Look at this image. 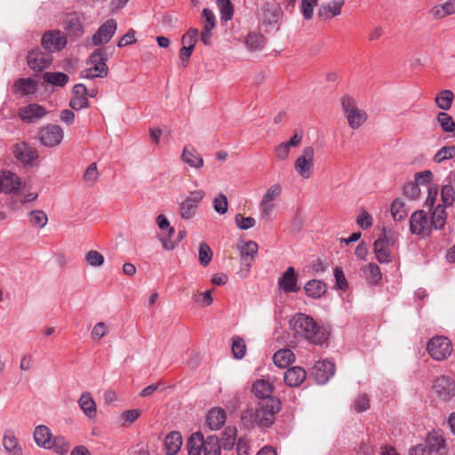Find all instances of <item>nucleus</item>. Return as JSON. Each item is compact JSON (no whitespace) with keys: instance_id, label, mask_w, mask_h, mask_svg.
<instances>
[{"instance_id":"19","label":"nucleus","mask_w":455,"mask_h":455,"mask_svg":"<svg viewBox=\"0 0 455 455\" xmlns=\"http://www.w3.org/2000/svg\"><path fill=\"white\" fill-rule=\"evenodd\" d=\"M429 14L435 20H443L455 14V0H447L444 3L434 5L429 10Z\"/></svg>"},{"instance_id":"1","label":"nucleus","mask_w":455,"mask_h":455,"mask_svg":"<svg viewBox=\"0 0 455 455\" xmlns=\"http://www.w3.org/2000/svg\"><path fill=\"white\" fill-rule=\"evenodd\" d=\"M281 409L279 399L259 401L255 409H247L242 413L241 419L247 427L259 426L269 427L274 421V416Z\"/></svg>"},{"instance_id":"55","label":"nucleus","mask_w":455,"mask_h":455,"mask_svg":"<svg viewBox=\"0 0 455 455\" xmlns=\"http://www.w3.org/2000/svg\"><path fill=\"white\" fill-rule=\"evenodd\" d=\"M198 29L190 28L181 37L183 46L191 47L195 49V45L198 38Z\"/></svg>"},{"instance_id":"32","label":"nucleus","mask_w":455,"mask_h":455,"mask_svg":"<svg viewBox=\"0 0 455 455\" xmlns=\"http://www.w3.org/2000/svg\"><path fill=\"white\" fill-rule=\"evenodd\" d=\"M3 446L9 455H23L18 439L10 431H6L4 435Z\"/></svg>"},{"instance_id":"52","label":"nucleus","mask_w":455,"mask_h":455,"mask_svg":"<svg viewBox=\"0 0 455 455\" xmlns=\"http://www.w3.org/2000/svg\"><path fill=\"white\" fill-rule=\"evenodd\" d=\"M212 259V251L206 243H201L198 250V259L202 266L206 267Z\"/></svg>"},{"instance_id":"46","label":"nucleus","mask_w":455,"mask_h":455,"mask_svg":"<svg viewBox=\"0 0 455 455\" xmlns=\"http://www.w3.org/2000/svg\"><path fill=\"white\" fill-rule=\"evenodd\" d=\"M454 99V95L451 91L450 90H444L442 91L436 97H435V103L443 110H448L451 108L452 101Z\"/></svg>"},{"instance_id":"35","label":"nucleus","mask_w":455,"mask_h":455,"mask_svg":"<svg viewBox=\"0 0 455 455\" xmlns=\"http://www.w3.org/2000/svg\"><path fill=\"white\" fill-rule=\"evenodd\" d=\"M425 445L429 448L431 453L433 451H441L446 447V439L442 434L433 431L427 435Z\"/></svg>"},{"instance_id":"31","label":"nucleus","mask_w":455,"mask_h":455,"mask_svg":"<svg viewBox=\"0 0 455 455\" xmlns=\"http://www.w3.org/2000/svg\"><path fill=\"white\" fill-rule=\"evenodd\" d=\"M34 439L38 446L49 449L52 445V435L47 427L41 425L36 427Z\"/></svg>"},{"instance_id":"23","label":"nucleus","mask_w":455,"mask_h":455,"mask_svg":"<svg viewBox=\"0 0 455 455\" xmlns=\"http://www.w3.org/2000/svg\"><path fill=\"white\" fill-rule=\"evenodd\" d=\"M306 378V371L299 366L289 368L284 373V381L289 387H299L305 381Z\"/></svg>"},{"instance_id":"53","label":"nucleus","mask_w":455,"mask_h":455,"mask_svg":"<svg viewBox=\"0 0 455 455\" xmlns=\"http://www.w3.org/2000/svg\"><path fill=\"white\" fill-rule=\"evenodd\" d=\"M455 157V146L443 147L439 149L434 156V161L440 164L445 160L452 159Z\"/></svg>"},{"instance_id":"15","label":"nucleus","mask_w":455,"mask_h":455,"mask_svg":"<svg viewBox=\"0 0 455 455\" xmlns=\"http://www.w3.org/2000/svg\"><path fill=\"white\" fill-rule=\"evenodd\" d=\"M278 286L285 293L297 292L299 291L298 276L293 267H289L283 272L278 279Z\"/></svg>"},{"instance_id":"41","label":"nucleus","mask_w":455,"mask_h":455,"mask_svg":"<svg viewBox=\"0 0 455 455\" xmlns=\"http://www.w3.org/2000/svg\"><path fill=\"white\" fill-rule=\"evenodd\" d=\"M237 430L235 427H227L222 433L221 448L232 450L236 441Z\"/></svg>"},{"instance_id":"57","label":"nucleus","mask_w":455,"mask_h":455,"mask_svg":"<svg viewBox=\"0 0 455 455\" xmlns=\"http://www.w3.org/2000/svg\"><path fill=\"white\" fill-rule=\"evenodd\" d=\"M437 120L444 132H450L455 129V123L447 113L441 112L438 115Z\"/></svg>"},{"instance_id":"45","label":"nucleus","mask_w":455,"mask_h":455,"mask_svg":"<svg viewBox=\"0 0 455 455\" xmlns=\"http://www.w3.org/2000/svg\"><path fill=\"white\" fill-rule=\"evenodd\" d=\"M391 214L395 221H401L407 216V210L404 203L401 199H395L391 204Z\"/></svg>"},{"instance_id":"51","label":"nucleus","mask_w":455,"mask_h":455,"mask_svg":"<svg viewBox=\"0 0 455 455\" xmlns=\"http://www.w3.org/2000/svg\"><path fill=\"white\" fill-rule=\"evenodd\" d=\"M44 79L46 82L52 84L54 85L63 86L68 83V76L66 74L60 73V72H58V73L47 72L44 75Z\"/></svg>"},{"instance_id":"25","label":"nucleus","mask_w":455,"mask_h":455,"mask_svg":"<svg viewBox=\"0 0 455 455\" xmlns=\"http://www.w3.org/2000/svg\"><path fill=\"white\" fill-rule=\"evenodd\" d=\"M46 114L45 109L38 104H29L19 110L20 117L28 122H34Z\"/></svg>"},{"instance_id":"43","label":"nucleus","mask_w":455,"mask_h":455,"mask_svg":"<svg viewBox=\"0 0 455 455\" xmlns=\"http://www.w3.org/2000/svg\"><path fill=\"white\" fill-rule=\"evenodd\" d=\"M364 275L367 282L371 284H377L381 280V272L379 266L375 263H369L365 266Z\"/></svg>"},{"instance_id":"6","label":"nucleus","mask_w":455,"mask_h":455,"mask_svg":"<svg viewBox=\"0 0 455 455\" xmlns=\"http://www.w3.org/2000/svg\"><path fill=\"white\" fill-rule=\"evenodd\" d=\"M281 194L282 187L280 184H273L267 189L259 205L261 219H270L275 209L274 201L277 199Z\"/></svg>"},{"instance_id":"20","label":"nucleus","mask_w":455,"mask_h":455,"mask_svg":"<svg viewBox=\"0 0 455 455\" xmlns=\"http://www.w3.org/2000/svg\"><path fill=\"white\" fill-rule=\"evenodd\" d=\"M20 188V180L19 177L7 171L0 173V191L11 193L17 191Z\"/></svg>"},{"instance_id":"21","label":"nucleus","mask_w":455,"mask_h":455,"mask_svg":"<svg viewBox=\"0 0 455 455\" xmlns=\"http://www.w3.org/2000/svg\"><path fill=\"white\" fill-rule=\"evenodd\" d=\"M274 387L272 383L267 379H258L253 383L252 392L260 399V401L267 399H277L273 396Z\"/></svg>"},{"instance_id":"63","label":"nucleus","mask_w":455,"mask_h":455,"mask_svg":"<svg viewBox=\"0 0 455 455\" xmlns=\"http://www.w3.org/2000/svg\"><path fill=\"white\" fill-rule=\"evenodd\" d=\"M370 408V399L363 394L358 395L354 402V409L357 412H363Z\"/></svg>"},{"instance_id":"54","label":"nucleus","mask_w":455,"mask_h":455,"mask_svg":"<svg viewBox=\"0 0 455 455\" xmlns=\"http://www.w3.org/2000/svg\"><path fill=\"white\" fill-rule=\"evenodd\" d=\"M441 196L443 205L450 207L455 202V191L451 185H444L441 189Z\"/></svg>"},{"instance_id":"30","label":"nucleus","mask_w":455,"mask_h":455,"mask_svg":"<svg viewBox=\"0 0 455 455\" xmlns=\"http://www.w3.org/2000/svg\"><path fill=\"white\" fill-rule=\"evenodd\" d=\"M433 388L438 395L446 398L454 391V383L451 379L441 376L435 380Z\"/></svg>"},{"instance_id":"36","label":"nucleus","mask_w":455,"mask_h":455,"mask_svg":"<svg viewBox=\"0 0 455 455\" xmlns=\"http://www.w3.org/2000/svg\"><path fill=\"white\" fill-rule=\"evenodd\" d=\"M305 292L307 296L318 299L322 297L327 290L326 284L320 280H310L305 285Z\"/></svg>"},{"instance_id":"27","label":"nucleus","mask_w":455,"mask_h":455,"mask_svg":"<svg viewBox=\"0 0 455 455\" xmlns=\"http://www.w3.org/2000/svg\"><path fill=\"white\" fill-rule=\"evenodd\" d=\"M238 250L242 261L250 266L258 253L259 245L254 241L243 242L238 245Z\"/></svg>"},{"instance_id":"37","label":"nucleus","mask_w":455,"mask_h":455,"mask_svg":"<svg viewBox=\"0 0 455 455\" xmlns=\"http://www.w3.org/2000/svg\"><path fill=\"white\" fill-rule=\"evenodd\" d=\"M15 92L22 95H30L37 90V83L32 78H20L13 85Z\"/></svg>"},{"instance_id":"10","label":"nucleus","mask_w":455,"mask_h":455,"mask_svg":"<svg viewBox=\"0 0 455 455\" xmlns=\"http://www.w3.org/2000/svg\"><path fill=\"white\" fill-rule=\"evenodd\" d=\"M64 132L56 124H49L41 129L39 138L41 143L45 147H56L63 140Z\"/></svg>"},{"instance_id":"17","label":"nucleus","mask_w":455,"mask_h":455,"mask_svg":"<svg viewBox=\"0 0 455 455\" xmlns=\"http://www.w3.org/2000/svg\"><path fill=\"white\" fill-rule=\"evenodd\" d=\"M14 156L22 164H32L37 158V152L27 143H17L13 148Z\"/></svg>"},{"instance_id":"5","label":"nucleus","mask_w":455,"mask_h":455,"mask_svg":"<svg viewBox=\"0 0 455 455\" xmlns=\"http://www.w3.org/2000/svg\"><path fill=\"white\" fill-rule=\"evenodd\" d=\"M315 164V149L311 146L305 147L294 162V170L304 180L312 177Z\"/></svg>"},{"instance_id":"26","label":"nucleus","mask_w":455,"mask_h":455,"mask_svg":"<svg viewBox=\"0 0 455 455\" xmlns=\"http://www.w3.org/2000/svg\"><path fill=\"white\" fill-rule=\"evenodd\" d=\"M83 20L81 14L69 13L64 22L65 28L75 36H80L84 33Z\"/></svg>"},{"instance_id":"16","label":"nucleus","mask_w":455,"mask_h":455,"mask_svg":"<svg viewBox=\"0 0 455 455\" xmlns=\"http://www.w3.org/2000/svg\"><path fill=\"white\" fill-rule=\"evenodd\" d=\"M334 363L323 360L317 362L313 368V374L319 384H324L334 374Z\"/></svg>"},{"instance_id":"39","label":"nucleus","mask_w":455,"mask_h":455,"mask_svg":"<svg viewBox=\"0 0 455 455\" xmlns=\"http://www.w3.org/2000/svg\"><path fill=\"white\" fill-rule=\"evenodd\" d=\"M295 360L293 352L291 349H280L275 353L273 356L274 363L280 367L285 368Z\"/></svg>"},{"instance_id":"58","label":"nucleus","mask_w":455,"mask_h":455,"mask_svg":"<svg viewBox=\"0 0 455 455\" xmlns=\"http://www.w3.org/2000/svg\"><path fill=\"white\" fill-rule=\"evenodd\" d=\"M235 221L240 229L247 230L253 228L256 225V220L252 217H244L242 214H236Z\"/></svg>"},{"instance_id":"62","label":"nucleus","mask_w":455,"mask_h":455,"mask_svg":"<svg viewBox=\"0 0 455 455\" xmlns=\"http://www.w3.org/2000/svg\"><path fill=\"white\" fill-rule=\"evenodd\" d=\"M357 225L363 228L367 229L373 225L372 217L365 210H361L356 219Z\"/></svg>"},{"instance_id":"34","label":"nucleus","mask_w":455,"mask_h":455,"mask_svg":"<svg viewBox=\"0 0 455 455\" xmlns=\"http://www.w3.org/2000/svg\"><path fill=\"white\" fill-rule=\"evenodd\" d=\"M182 445V437L179 432L172 431L165 437L164 446L168 455H175Z\"/></svg>"},{"instance_id":"3","label":"nucleus","mask_w":455,"mask_h":455,"mask_svg":"<svg viewBox=\"0 0 455 455\" xmlns=\"http://www.w3.org/2000/svg\"><path fill=\"white\" fill-rule=\"evenodd\" d=\"M340 105L351 129L357 130L367 121V113L358 107L356 100L353 97L347 94L342 96L340 98Z\"/></svg>"},{"instance_id":"61","label":"nucleus","mask_w":455,"mask_h":455,"mask_svg":"<svg viewBox=\"0 0 455 455\" xmlns=\"http://www.w3.org/2000/svg\"><path fill=\"white\" fill-rule=\"evenodd\" d=\"M335 285L341 291H346L348 288V283L346 279L344 272L341 267H336L334 268Z\"/></svg>"},{"instance_id":"9","label":"nucleus","mask_w":455,"mask_h":455,"mask_svg":"<svg viewBox=\"0 0 455 455\" xmlns=\"http://www.w3.org/2000/svg\"><path fill=\"white\" fill-rule=\"evenodd\" d=\"M205 192L204 190H195L180 203V215L184 220H189L196 215V209L200 202L204 198Z\"/></svg>"},{"instance_id":"60","label":"nucleus","mask_w":455,"mask_h":455,"mask_svg":"<svg viewBox=\"0 0 455 455\" xmlns=\"http://www.w3.org/2000/svg\"><path fill=\"white\" fill-rule=\"evenodd\" d=\"M99 178L96 163L91 164L84 172V180L89 185H93Z\"/></svg>"},{"instance_id":"11","label":"nucleus","mask_w":455,"mask_h":455,"mask_svg":"<svg viewBox=\"0 0 455 455\" xmlns=\"http://www.w3.org/2000/svg\"><path fill=\"white\" fill-rule=\"evenodd\" d=\"M433 228L427 213L424 211H418L411 214L410 218V229L412 234L427 235Z\"/></svg>"},{"instance_id":"7","label":"nucleus","mask_w":455,"mask_h":455,"mask_svg":"<svg viewBox=\"0 0 455 455\" xmlns=\"http://www.w3.org/2000/svg\"><path fill=\"white\" fill-rule=\"evenodd\" d=\"M394 243L392 235L386 230L374 242L373 250L375 257L379 263H388L391 261L390 247L394 245Z\"/></svg>"},{"instance_id":"48","label":"nucleus","mask_w":455,"mask_h":455,"mask_svg":"<svg viewBox=\"0 0 455 455\" xmlns=\"http://www.w3.org/2000/svg\"><path fill=\"white\" fill-rule=\"evenodd\" d=\"M49 449H53L57 453L64 455L68 452L70 443L63 436H55L52 439V445Z\"/></svg>"},{"instance_id":"40","label":"nucleus","mask_w":455,"mask_h":455,"mask_svg":"<svg viewBox=\"0 0 455 455\" xmlns=\"http://www.w3.org/2000/svg\"><path fill=\"white\" fill-rule=\"evenodd\" d=\"M447 219L445 206L438 204L432 212L431 224L435 229H441L444 227Z\"/></svg>"},{"instance_id":"47","label":"nucleus","mask_w":455,"mask_h":455,"mask_svg":"<svg viewBox=\"0 0 455 455\" xmlns=\"http://www.w3.org/2000/svg\"><path fill=\"white\" fill-rule=\"evenodd\" d=\"M222 20L228 21L233 18L234 8L230 0H216Z\"/></svg>"},{"instance_id":"42","label":"nucleus","mask_w":455,"mask_h":455,"mask_svg":"<svg viewBox=\"0 0 455 455\" xmlns=\"http://www.w3.org/2000/svg\"><path fill=\"white\" fill-rule=\"evenodd\" d=\"M221 445L219 438L210 435L204 440V455H220Z\"/></svg>"},{"instance_id":"64","label":"nucleus","mask_w":455,"mask_h":455,"mask_svg":"<svg viewBox=\"0 0 455 455\" xmlns=\"http://www.w3.org/2000/svg\"><path fill=\"white\" fill-rule=\"evenodd\" d=\"M140 411L137 409L124 411L120 418L123 425L132 424L138 419Z\"/></svg>"},{"instance_id":"2","label":"nucleus","mask_w":455,"mask_h":455,"mask_svg":"<svg viewBox=\"0 0 455 455\" xmlns=\"http://www.w3.org/2000/svg\"><path fill=\"white\" fill-rule=\"evenodd\" d=\"M290 329L295 337H299L313 344H322L327 336L309 315L302 313L294 315L289 322Z\"/></svg>"},{"instance_id":"22","label":"nucleus","mask_w":455,"mask_h":455,"mask_svg":"<svg viewBox=\"0 0 455 455\" xmlns=\"http://www.w3.org/2000/svg\"><path fill=\"white\" fill-rule=\"evenodd\" d=\"M78 404L82 411L89 419H94L97 416V405L89 392H84L78 399Z\"/></svg>"},{"instance_id":"44","label":"nucleus","mask_w":455,"mask_h":455,"mask_svg":"<svg viewBox=\"0 0 455 455\" xmlns=\"http://www.w3.org/2000/svg\"><path fill=\"white\" fill-rule=\"evenodd\" d=\"M28 220L34 228H42L47 224L48 218L44 212L35 210L28 213Z\"/></svg>"},{"instance_id":"4","label":"nucleus","mask_w":455,"mask_h":455,"mask_svg":"<svg viewBox=\"0 0 455 455\" xmlns=\"http://www.w3.org/2000/svg\"><path fill=\"white\" fill-rule=\"evenodd\" d=\"M105 52L101 49L96 50L87 61V68L81 72L82 77L96 78L108 76V68L106 64Z\"/></svg>"},{"instance_id":"24","label":"nucleus","mask_w":455,"mask_h":455,"mask_svg":"<svg viewBox=\"0 0 455 455\" xmlns=\"http://www.w3.org/2000/svg\"><path fill=\"white\" fill-rule=\"evenodd\" d=\"M181 159L188 165L195 169H201L204 164V161L197 150L188 146L184 147Z\"/></svg>"},{"instance_id":"33","label":"nucleus","mask_w":455,"mask_h":455,"mask_svg":"<svg viewBox=\"0 0 455 455\" xmlns=\"http://www.w3.org/2000/svg\"><path fill=\"white\" fill-rule=\"evenodd\" d=\"M204 440L202 433L192 434L187 443L188 455H201L204 451Z\"/></svg>"},{"instance_id":"38","label":"nucleus","mask_w":455,"mask_h":455,"mask_svg":"<svg viewBox=\"0 0 455 455\" xmlns=\"http://www.w3.org/2000/svg\"><path fill=\"white\" fill-rule=\"evenodd\" d=\"M415 182L417 184H410L407 188L411 189L413 197H418L419 195V188L418 185H426L429 183L433 179V173L429 170L416 172L414 175Z\"/></svg>"},{"instance_id":"12","label":"nucleus","mask_w":455,"mask_h":455,"mask_svg":"<svg viewBox=\"0 0 455 455\" xmlns=\"http://www.w3.org/2000/svg\"><path fill=\"white\" fill-rule=\"evenodd\" d=\"M28 65L36 72H41L49 68L52 61V57L49 52H44L39 50L31 51L28 55Z\"/></svg>"},{"instance_id":"59","label":"nucleus","mask_w":455,"mask_h":455,"mask_svg":"<svg viewBox=\"0 0 455 455\" xmlns=\"http://www.w3.org/2000/svg\"><path fill=\"white\" fill-rule=\"evenodd\" d=\"M213 208L220 214H225L228 212V202L225 195L220 194L213 199Z\"/></svg>"},{"instance_id":"18","label":"nucleus","mask_w":455,"mask_h":455,"mask_svg":"<svg viewBox=\"0 0 455 455\" xmlns=\"http://www.w3.org/2000/svg\"><path fill=\"white\" fill-rule=\"evenodd\" d=\"M69 106L75 110H80L89 106L87 89L84 84H78L74 86L73 98L70 100Z\"/></svg>"},{"instance_id":"50","label":"nucleus","mask_w":455,"mask_h":455,"mask_svg":"<svg viewBox=\"0 0 455 455\" xmlns=\"http://www.w3.org/2000/svg\"><path fill=\"white\" fill-rule=\"evenodd\" d=\"M266 39L259 34H250L246 38V45L251 51H258L263 48Z\"/></svg>"},{"instance_id":"8","label":"nucleus","mask_w":455,"mask_h":455,"mask_svg":"<svg viewBox=\"0 0 455 455\" xmlns=\"http://www.w3.org/2000/svg\"><path fill=\"white\" fill-rule=\"evenodd\" d=\"M427 351L432 358L443 360L451 354V343L446 337L437 336L429 340Z\"/></svg>"},{"instance_id":"14","label":"nucleus","mask_w":455,"mask_h":455,"mask_svg":"<svg viewBox=\"0 0 455 455\" xmlns=\"http://www.w3.org/2000/svg\"><path fill=\"white\" fill-rule=\"evenodd\" d=\"M67 44V39L60 31H50L44 35L42 45L49 52L60 51Z\"/></svg>"},{"instance_id":"49","label":"nucleus","mask_w":455,"mask_h":455,"mask_svg":"<svg viewBox=\"0 0 455 455\" xmlns=\"http://www.w3.org/2000/svg\"><path fill=\"white\" fill-rule=\"evenodd\" d=\"M232 353L235 358L242 359L246 354V345L239 336H235L232 339Z\"/></svg>"},{"instance_id":"13","label":"nucleus","mask_w":455,"mask_h":455,"mask_svg":"<svg viewBox=\"0 0 455 455\" xmlns=\"http://www.w3.org/2000/svg\"><path fill=\"white\" fill-rule=\"evenodd\" d=\"M116 28L117 24L115 20H108L99 28L98 31L93 35L92 38L93 45H100L103 44H107L115 34Z\"/></svg>"},{"instance_id":"29","label":"nucleus","mask_w":455,"mask_h":455,"mask_svg":"<svg viewBox=\"0 0 455 455\" xmlns=\"http://www.w3.org/2000/svg\"><path fill=\"white\" fill-rule=\"evenodd\" d=\"M226 419V412L223 409L213 408L208 412L206 422L211 429L217 430L224 425Z\"/></svg>"},{"instance_id":"28","label":"nucleus","mask_w":455,"mask_h":455,"mask_svg":"<svg viewBox=\"0 0 455 455\" xmlns=\"http://www.w3.org/2000/svg\"><path fill=\"white\" fill-rule=\"evenodd\" d=\"M345 4L344 0H332L323 4L319 9V15L324 20H330L341 13V9Z\"/></svg>"},{"instance_id":"56","label":"nucleus","mask_w":455,"mask_h":455,"mask_svg":"<svg viewBox=\"0 0 455 455\" xmlns=\"http://www.w3.org/2000/svg\"><path fill=\"white\" fill-rule=\"evenodd\" d=\"M86 262L92 267H100L104 263V256L97 251L91 250L85 255Z\"/></svg>"}]
</instances>
